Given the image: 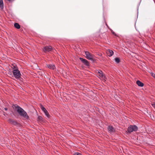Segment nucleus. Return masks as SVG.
Listing matches in <instances>:
<instances>
[{
  "label": "nucleus",
  "instance_id": "11",
  "mask_svg": "<svg viewBox=\"0 0 155 155\" xmlns=\"http://www.w3.org/2000/svg\"><path fill=\"white\" fill-rule=\"evenodd\" d=\"M137 84L139 86L143 87L144 86V84L139 80L136 81Z\"/></svg>",
  "mask_w": 155,
  "mask_h": 155
},
{
  "label": "nucleus",
  "instance_id": "15",
  "mask_svg": "<svg viewBox=\"0 0 155 155\" xmlns=\"http://www.w3.org/2000/svg\"><path fill=\"white\" fill-rule=\"evenodd\" d=\"M0 8L2 9L3 8V3L2 0H0Z\"/></svg>",
  "mask_w": 155,
  "mask_h": 155
},
{
  "label": "nucleus",
  "instance_id": "12",
  "mask_svg": "<svg viewBox=\"0 0 155 155\" xmlns=\"http://www.w3.org/2000/svg\"><path fill=\"white\" fill-rule=\"evenodd\" d=\"M107 55L109 56H111L113 54V51L110 50H109L107 52Z\"/></svg>",
  "mask_w": 155,
  "mask_h": 155
},
{
  "label": "nucleus",
  "instance_id": "16",
  "mask_svg": "<svg viewBox=\"0 0 155 155\" xmlns=\"http://www.w3.org/2000/svg\"><path fill=\"white\" fill-rule=\"evenodd\" d=\"M114 60H115V62L117 63H119L120 61V59L118 58H115Z\"/></svg>",
  "mask_w": 155,
  "mask_h": 155
},
{
  "label": "nucleus",
  "instance_id": "5",
  "mask_svg": "<svg viewBox=\"0 0 155 155\" xmlns=\"http://www.w3.org/2000/svg\"><path fill=\"white\" fill-rule=\"evenodd\" d=\"M52 50V48L50 46H45L44 47L43 49V51L45 53L50 51Z\"/></svg>",
  "mask_w": 155,
  "mask_h": 155
},
{
  "label": "nucleus",
  "instance_id": "3",
  "mask_svg": "<svg viewBox=\"0 0 155 155\" xmlns=\"http://www.w3.org/2000/svg\"><path fill=\"white\" fill-rule=\"evenodd\" d=\"M138 130L137 127L135 125H130L129 126L127 129L128 133H130L133 131H136Z\"/></svg>",
  "mask_w": 155,
  "mask_h": 155
},
{
  "label": "nucleus",
  "instance_id": "9",
  "mask_svg": "<svg viewBox=\"0 0 155 155\" xmlns=\"http://www.w3.org/2000/svg\"><path fill=\"white\" fill-rule=\"evenodd\" d=\"M107 129L108 131L111 133H113L115 131L114 129L112 126H109Z\"/></svg>",
  "mask_w": 155,
  "mask_h": 155
},
{
  "label": "nucleus",
  "instance_id": "4",
  "mask_svg": "<svg viewBox=\"0 0 155 155\" xmlns=\"http://www.w3.org/2000/svg\"><path fill=\"white\" fill-rule=\"evenodd\" d=\"M85 53L86 55V58L91 61H94L93 57L88 51H85Z\"/></svg>",
  "mask_w": 155,
  "mask_h": 155
},
{
  "label": "nucleus",
  "instance_id": "20",
  "mask_svg": "<svg viewBox=\"0 0 155 155\" xmlns=\"http://www.w3.org/2000/svg\"><path fill=\"white\" fill-rule=\"evenodd\" d=\"M152 76L154 78H155V74H152Z\"/></svg>",
  "mask_w": 155,
  "mask_h": 155
},
{
  "label": "nucleus",
  "instance_id": "13",
  "mask_svg": "<svg viewBox=\"0 0 155 155\" xmlns=\"http://www.w3.org/2000/svg\"><path fill=\"white\" fill-rule=\"evenodd\" d=\"M47 67H48V68H49L50 69H54L55 68V66L54 65L52 64H48V65H47Z\"/></svg>",
  "mask_w": 155,
  "mask_h": 155
},
{
  "label": "nucleus",
  "instance_id": "8",
  "mask_svg": "<svg viewBox=\"0 0 155 155\" xmlns=\"http://www.w3.org/2000/svg\"><path fill=\"white\" fill-rule=\"evenodd\" d=\"M80 59L81 61L84 64L87 66L89 65V63L86 59L83 58H80Z\"/></svg>",
  "mask_w": 155,
  "mask_h": 155
},
{
  "label": "nucleus",
  "instance_id": "19",
  "mask_svg": "<svg viewBox=\"0 0 155 155\" xmlns=\"http://www.w3.org/2000/svg\"><path fill=\"white\" fill-rule=\"evenodd\" d=\"M12 68H13L14 69H18L17 67L15 66H13V67H12Z\"/></svg>",
  "mask_w": 155,
  "mask_h": 155
},
{
  "label": "nucleus",
  "instance_id": "17",
  "mask_svg": "<svg viewBox=\"0 0 155 155\" xmlns=\"http://www.w3.org/2000/svg\"><path fill=\"white\" fill-rule=\"evenodd\" d=\"M38 119L40 120H41L42 119V117L41 116L38 117Z\"/></svg>",
  "mask_w": 155,
  "mask_h": 155
},
{
  "label": "nucleus",
  "instance_id": "7",
  "mask_svg": "<svg viewBox=\"0 0 155 155\" xmlns=\"http://www.w3.org/2000/svg\"><path fill=\"white\" fill-rule=\"evenodd\" d=\"M98 73L99 74V76L100 78L104 80H106V78L105 76L104 75L103 73L101 70H99L98 71Z\"/></svg>",
  "mask_w": 155,
  "mask_h": 155
},
{
  "label": "nucleus",
  "instance_id": "23",
  "mask_svg": "<svg viewBox=\"0 0 155 155\" xmlns=\"http://www.w3.org/2000/svg\"><path fill=\"white\" fill-rule=\"evenodd\" d=\"M14 0H8V1H9V2H11L12 1H14Z\"/></svg>",
  "mask_w": 155,
  "mask_h": 155
},
{
  "label": "nucleus",
  "instance_id": "1",
  "mask_svg": "<svg viewBox=\"0 0 155 155\" xmlns=\"http://www.w3.org/2000/svg\"><path fill=\"white\" fill-rule=\"evenodd\" d=\"M14 106L15 110L21 116L26 119L29 118V116L27 113L22 108L17 104L15 105Z\"/></svg>",
  "mask_w": 155,
  "mask_h": 155
},
{
  "label": "nucleus",
  "instance_id": "10",
  "mask_svg": "<svg viewBox=\"0 0 155 155\" xmlns=\"http://www.w3.org/2000/svg\"><path fill=\"white\" fill-rule=\"evenodd\" d=\"M8 122L9 123L12 124L14 125H15L17 124V122L15 120H13L9 119L8 120Z\"/></svg>",
  "mask_w": 155,
  "mask_h": 155
},
{
  "label": "nucleus",
  "instance_id": "14",
  "mask_svg": "<svg viewBox=\"0 0 155 155\" xmlns=\"http://www.w3.org/2000/svg\"><path fill=\"white\" fill-rule=\"evenodd\" d=\"M14 27L17 29H19L20 28V25L18 23H15L14 24Z\"/></svg>",
  "mask_w": 155,
  "mask_h": 155
},
{
  "label": "nucleus",
  "instance_id": "21",
  "mask_svg": "<svg viewBox=\"0 0 155 155\" xmlns=\"http://www.w3.org/2000/svg\"><path fill=\"white\" fill-rule=\"evenodd\" d=\"M111 32H112V33L113 34H114V35H116V34H115L114 33V32H113V31H111Z\"/></svg>",
  "mask_w": 155,
  "mask_h": 155
},
{
  "label": "nucleus",
  "instance_id": "22",
  "mask_svg": "<svg viewBox=\"0 0 155 155\" xmlns=\"http://www.w3.org/2000/svg\"><path fill=\"white\" fill-rule=\"evenodd\" d=\"M4 109L5 110H8V108H5Z\"/></svg>",
  "mask_w": 155,
  "mask_h": 155
},
{
  "label": "nucleus",
  "instance_id": "6",
  "mask_svg": "<svg viewBox=\"0 0 155 155\" xmlns=\"http://www.w3.org/2000/svg\"><path fill=\"white\" fill-rule=\"evenodd\" d=\"M40 108L42 111L44 113L45 115L48 117H49V114L46 109L42 105H40Z\"/></svg>",
  "mask_w": 155,
  "mask_h": 155
},
{
  "label": "nucleus",
  "instance_id": "2",
  "mask_svg": "<svg viewBox=\"0 0 155 155\" xmlns=\"http://www.w3.org/2000/svg\"><path fill=\"white\" fill-rule=\"evenodd\" d=\"M12 73L15 78L16 79H19L21 76V74L18 69H14Z\"/></svg>",
  "mask_w": 155,
  "mask_h": 155
},
{
  "label": "nucleus",
  "instance_id": "24",
  "mask_svg": "<svg viewBox=\"0 0 155 155\" xmlns=\"http://www.w3.org/2000/svg\"><path fill=\"white\" fill-rule=\"evenodd\" d=\"M153 105H154V107H155V104H153Z\"/></svg>",
  "mask_w": 155,
  "mask_h": 155
},
{
  "label": "nucleus",
  "instance_id": "18",
  "mask_svg": "<svg viewBox=\"0 0 155 155\" xmlns=\"http://www.w3.org/2000/svg\"><path fill=\"white\" fill-rule=\"evenodd\" d=\"M74 155H81L80 153H76L74 154Z\"/></svg>",
  "mask_w": 155,
  "mask_h": 155
}]
</instances>
